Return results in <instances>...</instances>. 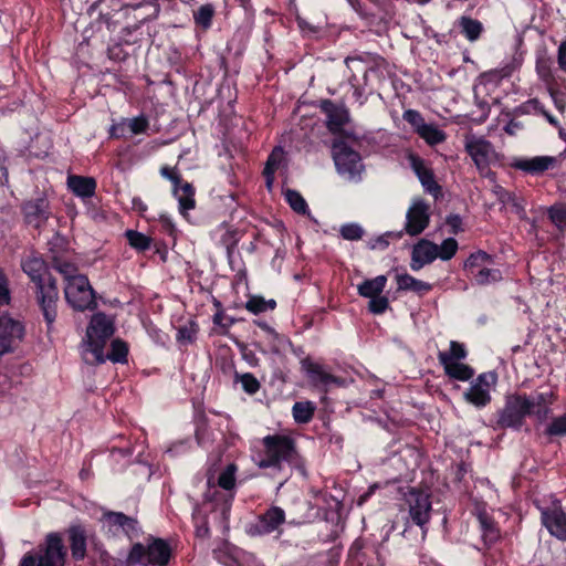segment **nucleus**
Masks as SVG:
<instances>
[{"mask_svg": "<svg viewBox=\"0 0 566 566\" xmlns=\"http://www.w3.org/2000/svg\"><path fill=\"white\" fill-rule=\"evenodd\" d=\"M175 551L169 539L148 535L145 543H134L127 554V566H170Z\"/></svg>", "mask_w": 566, "mask_h": 566, "instance_id": "obj_3", "label": "nucleus"}, {"mask_svg": "<svg viewBox=\"0 0 566 566\" xmlns=\"http://www.w3.org/2000/svg\"><path fill=\"white\" fill-rule=\"evenodd\" d=\"M333 158L339 175L348 179L359 177L363 165L360 154L349 147L346 143H335L333 145Z\"/></svg>", "mask_w": 566, "mask_h": 566, "instance_id": "obj_11", "label": "nucleus"}, {"mask_svg": "<svg viewBox=\"0 0 566 566\" xmlns=\"http://www.w3.org/2000/svg\"><path fill=\"white\" fill-rule=\"evenodd\" d=\"M339 233L344 240L358 241L363 239L365 230L360 224L350 222L343 224L339 229Z\"/></svg>", "mask_w": 566, "mask_h": 566, "instance_id": "obj_54", "label": "nucleus"}, {"mask_svg": "<svg viewBox=\"0 0 566 566\" xmlns=\"http://www.w3.org/2000/svg\"><path fill=\"white\" fill-rule=\"evenodd\" d=\"M457 25L460 33L470 42L478 41L484 31L482 22L469 15H461L457 20Z\"/></svg>", "mask_w": 566, "mask_h": 566, "instance_id": "obj_34", "label": "nucleus"}, {"mask_svg": "<svg viewBox=\"0 0 566 566\" xmlns=\"http://www.w3.org/2000/svg\"><path fill=\"white\" fill-rule=\"evenodd\" d=\"M401 238V233L386 232L375 239H370L368 247L371 250H385L389 247L390 240H398Z\"/></svg>", "mask_w": 566, "mask_h": 566, "instance_id": "obj_58", "label": "nucleus"}, {"mask_svg": "<svg viewBox=\"0 0 566 566\" xmlns=\"http://www.w3.org/2000/svg\"><path fill=\"white\" fill-rule=\"evenodd\" d=\"M301 368L305 377L315 387H346L347 379L333 373L331 366L313 360L310 356L301 359Z\"/></svg>", "mask_w": 566, "mask_h": 566, "instance_id": "obj_10", "label": "nucleus"}, {"mask_svg": "<svg viewBox=\"0 0 566 566\" xmlns=\"http://www.w3.org/2000/svg\"><path fill=\"white\" fill-rule=\"evenodd\" d=\"M494 193L501 203L512 205L517 211L523 210V207L518 203V198L515 192L506 190L502 186H495Z\"/></svg>", "mask_w": 566, "mask_h": 566, "instance_id": "obj_55", "label": "nucleus"}, {"mask_svg": "<svg viewBox=\"0 0 566 566\" xmlns=\"http://www.w3.org/2000/svg\"><path fill=\"white\" fill-rule=\"evenodd\" d=\"M67 187L74 196L86 199L95 195L97 182L93 177L70 175L67 177Z\"/></svg>", "mask_w": 566, "mask_h": 566, "instance_id": "obj_29", "label": "nucleus"}, {"mask_svg": "<svg viewBox=\"0 0 566 566\" xmlns=\"http://www.w3.org/2000/svg\"><path fill=\"white\" fill-rule=\"evenodd\" d=\"M397 291L413 292L418 295H424L432 290V284L418 280L409 273H400L396 275Z\"/></svg>", "mask_w": 566, "mask_h": 566, "instance_id": "obj_30", "label": "nucleus"}, {"mask_svg": "<svg viewBox=\"0 0 566 566\" xmlns=\"http://www.w3.org/2000/svg\"><path fill=\"white\" fill-rule=\"evenodd\" d=\"M198 326L190 322V326H181L177 332V340L180 343L192 344L197 338Z\"/></svg>", "mask_w": 566, "mask_h": 566, "instance_id": "obj_61", "label": "nucleus"}, {"mask_svg": "<svg viewBox=\"0 0 566 566\" xmlns=\"http://www.w3.org/2000/svg\"><path fill=\"white\" fill-rule=\"evenodd\" d=\"M389 307V301L386 296L381 294L378 296L370 297L368 310L370 313L379 315L387 311Z\"/></svg>", "mask_w": 566, "mask_h": 566, "instance_id": "obj_64", "label": "nucleus"}, {"mask_svg": "<svg viewBox=\"0 0 566 566\" xmlns=\"http://www.w3.org/2000/svg\"><path fill=\"white\" fill-rule=\"evenodd\" d=\"M473 280L478 285H486L502 280V272L499 269H489L488 265L474 273Z\"/></svg>", "mask_w": 566, "mask_h": 566, "instance_id": "obj_49", "label": "nucleus"}, {"mask_svg": "<svg viewBox=\"0 0 566 566\" xmlns=\"http://www.w3.org/2000/svg\"><path fill=\"white\" fill-rule=\"evenodd\" d=\"M315 106L326 115V127L334 135L342 133L344 126L349 122V112L344 104H336L332 99L324 98L317 101Z\"/></svg>", "mask_w": 566, "mask_h": 566, "instance_id": "obj_17", "label": "nucleus"}, {"mask_svg": "<svg viewBox=\"0 0 566 566\" xmlns=\"http://www.w3.org/2000/svg\"><path fill=\"white\" fill-rule=\"evenodd\" d=\"M316 410V405L310 400L306 401H296L292 407V415L294 421L298 424L308 423Z\"/></svg>", "mask_w": 566, "mask_h": 566, "instance_id": "obj_41", "label": "nucleus"}, {"mask_svg": "<svg viewBox=\"0 0 566 566\" xmlns=\"http://www.w3.org/2000/svg\"><path fill=\"white\" fill-rule=\"evenodd\" d=\"M65 300L69 305L78 312L94 310L97 306L95 291L90 284L86 275L73 276L64 289Z\"/></svg>", "mask_w": 566, "mask_h": 566, "instance_id": "obj_7", "label": "nucleus"}, {"mask_svg": "<svg viewBox=\"0 0 566 566\" xmlns=\"http://www.w3.org/2000/svg\"><path fill=\"white\" fill-rule=\"evenodd\" d=\"M285 200L290 207L297 213L304 214L308 211V206L302 195L293 189H287L285 192Z\"/></svg>", "mask_w": 566, "mask_h": 566, "instance_id": "obj_51", "label": "nucleus"}, {"mask_svg": "<svg viewBox=\"0 0 566 566\" xmlns=\"http://www.w3.org/2000/svg\"><path fill=\"white\" fill-rule=\"evenodd\" d=\"M430 222V206L423 199H417L406 214L405 231L416 237L421 234Z\"/></svg>", "mask_w": 566, "mask_h": 566, "instance_id": "obj_18", "label": "nucleus"}, {"mask_svg": "<svg viewBox=\"0 0 566 566\" xmlns=\"http://www.w3.org/2000/svg\"><path fill=\"white\" fill-rule=\"evenodd\" d=\"M458 241L454 238L444 239L441 245H438V258L443 261L451 260L458 251Z\"/></svg>", "mask_w": 566, "mask_h": 566, "instance_id": "obj_56", "label": "nucleus"}, {"mask_svg": "<svg viewBox=\"0 0 566 566\" xmlns=\"http://www.w3.org/2000/svg\"><path fill=\"white\" fill-rule=\"evenodd\" d=\"M208 512L216 514V515H218L219 518H221L220 512L212 511L211 505L206 506L205 501L201 504L197 503L193 506L192 523L195 526L196 537H199V538L210 537V528H209V522H208V515H207ZM220 521L223 522L222 520H220Z\"/></svg>", "mask_w": 566, "mask_h": 566, "instance_id": "obj_27", "label": "nucleus"}, {"mask_svg": "<svg viewBox=\"0 0 566 566\" xmlns=\"http://www.w3.org/2000/svg\"><path fill=\"white\" fill-rule=\"evenodd\" d=\"M125 237L128 244L138 252L147 251L151 247L153 239L137 230H126Z\"/></svg>", "mask_w": 566, "mask_h": 566, "instance_id": "obj_47", "label": "nucleus"}, {"mask_svg": "<svg viewBox=\"0 0 566 566\" xmlns=\"http://www.w3.org/2000/svg\"><path fill=\"white\" fill-rule=\"evenodd\" d=\"M129 346L122 338H115L111 342L109 349L105 355V361L111 360L114 364H126L128 360Z\"/></svg>", "mask_w": 566, "mask_h": 566, "instance_id": "obj_38", "label": "nucleus"}, {"mask_svg": "<svg viewBox=\"0 0 566 566\" xmlns=\"http://www.w3.org/2000/svg\"><path fill=\"white\" fill-rule=\"evenodd\" d=\"M556 158L553 156H535L532 158H517L511 164V167L522 170L532 176L542 175L556 165Z\"/></svg>", "mask_w": 566, "mask_h": 566, "instance_id": "obj_22", "label": "nucleus"}, {"mask_svg": "<svg viewBox=\"0 0 566 566\" xmlns=\"http://www.w3.org/2000/svg\"><path fill=\"white\" fill-rule=\"evenodd\" d=\"M284 160V148L282 146H275L268 156L265 166L262 171L268 188L272 187L275 179V172Z\"/></svg>", "mask_w": 566, "mask_h": 566, "instance_id": "obj_31", "label": "nucleus"}, {"mask_svg": "<svg viewBox=\"0 0 566 566\" xmlns=\"http://www.w3.org/2000/svg\"><path fill=\"white\" fill-rule=\"evenodd\" d=\"M533 395L526 392L509 394L503 409L499 411L497 424L506 429L521 430L525 423L526 417H531V407Z\"/></svg>", "mask_w": 566, "mask_h": 566, "instance_id": "obj_6", "label": "nucleus"}, {"mask_svg": "<svg viewBox=\"0 0 566 566\" xmlns=\"http://www.w3.org/2000/svg\"><path fill=\"white\" fill-rule=\"evenodd\" d=\"M102 521L106 523L108 532L117 535L120 530L129 539L138 537L142 534V527L136 517L128 516L123 512L105 511L102 514Z\"/></svg>", "mask_w": 566, "mask_h": 566, "instance_id": "obj_16", "label": "nucleus"}, {"mask_svg": "<svg viewBox=\"0 0 566 566\" xmlns=\"http://www.w3.org/2000/svg\"><path fill=\"white\" fill-rule=\"evenodd\" d=\"M192 406L195 410V438L200 448L208 449L211 446V432L207 426V418L203 410L202 398H192Z\"/></svg>", "mask_w": 566, "mask_h": 566, "instance_id": "obj_24", "label": "nucleus"}, {"mask_svg": "<svg viewBox=\"0 0 566 566\" xmlns=\"http://www.w3.org/2000/svg\"><path fill=\"white\" fill-rule=\"evenodd\" d=\"M523 108L526 113L541 114L546 117V119L553 124L557 125V119L549 112L545 109L544 104L538 98H531L526 103H524Z\"/></svg>", "mask_w": 566, "mask_h": 566, "instance_id": "obj_52", "label": "nucleus"}, {"mask_svg": "<svg viewBox=\"0 0 566 566\" xmlns=\"http://www.w3.org/2000/svg\"><path fill=\"white\" fill-rule=\"evenodd\" d=\"M21 268L34 285L35 302L43 315L48 332H50L57 317L56 279L49 272L46 262L38 255L24 259Z\"/></svg>", "mask_w": 566, "mask_h": 566, "instance_id": "obj_1", "label": "nucleus"}, {"mask_svg": "<svg viewBox=\"0 0 566 566\" xmlns=\"http://www.w3.org/2000/svg\"><path fill=\"white\" fill-rule=\"evenodd\" d=\"M419 137H421L429 146H436L443 143L447 138L446 133L438 128L434 124H426L421 126L419 133Z\"/></svg>", "mask_w": 566, "mask_h": 566, "instance_id": "obj_46", "label": "nucleus"}, {"mask_svg": "<svg viewBox=\"0 0 566 566\" xmlns=\"http://www.w3.org/2000/svg\"><path fill=\"white\" fill-rule=\"evenodd\" d=\"M467 356H468V350H467L465 346L462 343H459L457 340H451L449 350L448 352H439L438 359L442 366L446 364L461 363V360L465 359Z\"/></svg>", "mask_w": 566, "mask_h": 566, "instance_id": "obj_36", "label": "nucleus"}, {"mask_svg": "<svg viewBox=\"0 0 566 566\" xmlns=\"http://www.w3.org/2000/svg\"><path fill=\"white\" fill-rule=\"evenodd\" d=\"M544 436L549 439L566 437V413L552 417L545 427Z\"/></svg>", "mask_w": 566, "mask_h": 566, "instance_id": "obj_48", "label": "nucleus"}, {"mask_svg": "<svg viewBox=\"0 0 566 566\" xmlns=\"http://www.w3.org/2000/svg\"><path fill=\"white\" fill-rule=\"evenodd\" d=\"M438 258V244L427 239H421L413 244L411 250L410 269L413 272L420 271L423 266L432 263Z\"/></svg>", "mask_w": 566, "mask_h": 566, "instance_id": "obj_21", "label": "nucleus"}, {"mask_svg": "<svg viewBox=\"0 0 566 566\" xmlns=\"http://www.w3.org/2000/svg\"><path fill=\"white\" fill-rule=\"evenodd\" d=\"M25 224L41 230L51 217L50 201L45 196L25 200L21 206Z\"/></svg>", "mask_w": 566, "mask_h": 566, "instance_id": "obj_15", "label": "nucleus"}, {"mask_svg": "<svg viewBox=\"0 0 566 566\" xmlns=\"http://www.w3.org/2000/svg\"><path fill=\"white\" fill-rule=\"evenodd\" d=\"M71 554L74 560H83L87 554V531L82 524H72L66 530Z\"/></svg>", "mask_w": 566, "mask_h": 566, "instance_id": "obj_23", "label": "nucleus"}, {"mask_svg": "<svg viewBox=\"0 0 566 566\" xmlns=\"http://www.w3.org/2000/svg\"><path fill=\"white\" fill-rule=\"evenodd\" d=\"M386 284V275H378L374 279H367L357 286L358 294L366 298L378 296L384 292Z\"/></svg>", "mask_w": 566, "mask_h": 566, "instance_id": "obj_35", "label": "nucleus"}, {"mask_svg": "<svg viewBox=\"0 0 566 566\" xmlns=\"http://www.w3.org/2000/svg\"><path fill=\"white\" fill-rule=\"evenodd\" d=\"M263 457L258 462L260 469L282 470L287 464L300 475L307 478V460L300 452L296 440L290 434L273 433L262 439Z\"/></svg>", "mask_w": 566, "mask_h": 566, "instance_id": "obj_2", "label": "nucleus"}, {"mask_svg": "<svg viewBox=\"0 0 566 566\" xmlns=\"http://www.w3.org/2000/svg\"><path fill=\"white\" fill-rule=\"evenodd\" d=\"M237 472L238 465L231 462L220 472L217 484L208 479L205 505H211L212 511H219L222 521H228L235 497Z\"/></svg>", "mask_w": 566, "mask_h": 566, "instance_id": "obj_4", "label": "nucleus"}, {"mask_svg": "<svg viewBox=\"0 0 566 566\" xmlns=\"http://www.w3.org/2000/svg\"><path fill=\"white\" fill-rule=\"evenodd\" d=\"M285 521V511L277 505H270L264 512L258 514L254 521L245 525V532L251 537L265 536L273 533L281 535Z\"/></svg>", "mask_w": 566, "mask_h": 566, "instance_id": "obj_8", "label": "nucleus"}, {"mask_svg": "<svg viewBox=\"0 0 566 566\" xmlns=\"http://www.w3.org/2000/svg\"><path fill=\"white\" fill-rule=\"evenodd\" d=\"M546 216L559 232L566 231V203L557 202L547 208Z\"/></svg>", "mask_w": 566, "mask_h": 566, "instance_id": "obj_45", "label": "nucleus"}, {"mask_svg": "<svg viewBox=\"0 0 566 566\" xmlns=\"http://www.w3.org/2000/svg\"><path fill=\"white\" fill-rule=\"evenodd\" d=\"M214 15L216 8L212 3L201 4L192 13L196 27L200 28L202 31H208L212 27Z\"/></svg>", "mask_w": 566, "mask_h": 566, "instance_id": "obj_37", "label": "nucleus"}, {"mask_svg": "<svg viewBox=\"0 0 566 566\" xmlns=\"http://www.w3.org/2000/svg\"><path fill=\"white\" fill-rule=\"evenodd\" d=\"M196 189L192 184L184 180L181 178L180 184L178 185V195H174L179 203V212L182 216H186L189 210L195 209L196 207Z\"/></svg>", "mask_w": 566, "mask_h": 566, "instance_id": "obj_33", "label": "nucleus"}, {"mask_svg": "<svg viewBox=\"0 0 566 566\" xmlns=\"http://www.w3.org/2000/svg\"><path fill=\"white\" fill-rule=\"evenodd\" d=\"M113 334H114L113 323L103 313H99L93 317L91 325L86 333V335H91V337H94L97 339H103L104 342H107V339Z\"/></svg>", "mask_w": 566, "mask_h": 566, "instance_id": "obj_32", "label": "nucleus"}, {"mask_svg": "<svg viewBox=\"0 0 566 566\" xmlns=\"http://www.w3.org/2000/svg\"><path fill=\"white\" fill-rule=\"evenodd\" d=\"M106 342L86 335L82 345V358L88 365H99L105 363L104 347Z\"/></svg>", "mask_w": 566, "mask_h": 566, "instance_id": "obj_28", "label": "nucleus"}, {"mask_svg": "<svg viewBox=\"0 0 566 566\" xmlns=\"http://www.w3.org/2000/svg\"><path fill=\"white\" fill-rule=\"evenodd\" d=\"M49 251L52 253L51 256V265L53 269H55L57 272L63 274L65 279L69 281L71 280L76 271V268L73 263L65 261L61 259L59 255H56L55 248L63 249L66 247L65 239L60 235L59 233H55L52 238V240L49 241Z\"/></svg>", "mask_w": 566, "mask_h": 566, "instance_id": "obj_25", "label": "nucleus"}, {"mask_svg": "<svg viewBox=\"0 0 566 566\" xmlns=\"http://www.w3.org/2000/svg\"><path fill=\"white\" fill-rule=\"evenodd\" d=\"M403 120H406L415 130V133H419L421 126H424L427 123L422 114L416 109H407L402 114Z\"/></svg>", "mask_w": 566, "mask_h": 566, "instance_id": "obj_60", "label": "nucleus"}, {"mask_svg": "<svg viewBox=\"0 0 566 566\" xmlns=\"http://www.w3.org/2000/svg\"><path fill=\"white\" fill-rule=\"evenodd\" d=\"M214 305L219 310L217 311V313H214L212 322L216 326L219 327V331L217 333L220 335H226L229 328L235 323V319L224 314L222 305L219 301H216Z\"/></svg>", "mask_w": 566, "mask_h": 566, "instance_id": "obj_50", "label": "nucleus"}, {"mask_svg": "<svg viewBox=\"0 0 566 566\" xmlns=\"http://www.w3.org/2000/svg\"><path fill=\"white\" fill-rule=\"evenodd\" d=\"M493 263V258L485 251L471 253L464 262V270L473 277L481 268Z\"/></svg>", "mask_w": 566, "mask_h": 566, "instance_id": "obj_43", "label": "nucleus"}, {"mask_svg": "<svg viewBox=\"0 0 566 566\" xmlns=\"http://www.w3.org/2000/svg\"><path fill=\"white\" fill-rule=\"evenodd\" d=\"M553 60L546 49L536 52L535 70L541 80L551 82L554 78L552 71Z\"/></svg>", "mask_w": 566, "mask_h": 566, "instance_id": "obj_40", "label": "nucleus"}, {"mask_svg": "<svg viewBox=\"0 0 566 566\" xmlns=\"http://www.w3.org/2000/svg\"><path fill=\"white\" fill-rule=\"evenodd\" d=\"M158 222L160 226V232L170 237L175 242L178 230L172 219L168 214L161 213L158 218Z\"/></svg>", "mask_w": 566, "mask_h": 566, "instance_id": "obj_62", "label": "nucleus"}, {"mask_svg": "<svg viewBox=\"0 0 566 566\" xmlns=\"http://www.w3.org/2000/svg\"><path fill=\"white\" fill-rule=\"evenodd\" d=\"M367 551L375 553L374 547H367L364 538H356L348 549V559L353 566H364Z\"/></svg>", "mask_w": 566, "mask_h": 566, "instance_id": "obj_42", "label": "nucleus"}, {"mask_svg": "<svg viewBox=\"0 0 566 566\" xmlns=\"http://www.w3.org/2000/svg\"><path fill=\"white\" fill-rule=\"evenodd\" d=\"M556 397L554 391H541L532 397L531 417H535L537 423H544L552 418V408Z\"/></svg>", "mask_w": 566, "mask_h": 566, "instance_id": "obj_26", "label": "nucleus"}, {"mask_svg": "<svg viewBox=\"0 0 566 566\" xmlns=\"http://www.w3.org/2000/svg\"><path fill=\"white\" fill-rule=\"evenodd\" d=\"M541 524L547 530L551 536L560 542H566V512L559 501L553 502L552 506H539Z\"/></svg>", "mask_w": 566, "mask_h": 566, "instance_id": "obj_14", "label": "nucleus"}, {"mask_svg": "<svg viewBox=\"0 0 566 566\" xmlns=\"http://www.w3.org/2000/svg\"><path fill=\"white\" fill-rule=\"evenodd\" d=\"M408 159L424 191L438 199L442 193V188L437 182L433 170L427 167L423 158L417 154H409Z\"/></svg>", "mask_w": 566, "mask_h": 566, "instance_id": "obj_20", "label": "nucleus"}, {"mask_svg": "<svg viewBox=\"0 0 566 566\" xmlns=\"http://www.w3.org/2000/svg\"><path fill=\"white\" fill-rule=\"evenodd\" d=\"M446 375L453 380L468 381L475 375L474 369L463 363L446 364L442 365Z\"/></svg>", "mask_w": 566, "mask_h": 566, "instance_id": "obj_39", "label": "nucleus"}, {"mask_svg": "<svg viewBox=\"0 0 566 566\" xmlns=\"http://www.w3.org/2000/svg\"><path fill=\"white\" fill-rule=\"evenodd\" d=\"M128 129L134 135L144 134L149 127V120L146 116L139 115L132 119H127Z\"/></svg>", "mask_w": 566, "mask_h": 566, "instance_id": "obj_63", "label": "nucleus"}, {"mask_svg": "<svg viewBox=\"0 0 566 566\" xmlns=\"http://www.w3.org/2000/svg\"><path fill=\"white\" fill-rule=\"evenodd\" d=\"M463 398L478 408L484 407L491 401L490 391H463Z\"/></svg>", "mask_w": 566, "mask_h": 566, "instance_id": "obj_57", "label": "nucleus"}, {"mask_svg": "<svg viewBox=\"0 0 566 566\" xmlns=\"http://www.w3.org/2000/svg\"><path fill=\"white\" fill-rule=\"evenodd\" d=\"M474 515L479 523V531L485 548L492 547L501 537L500 527L494 517L488 512L484 503H480L474 509Z\"/></svg>", "mask_w": 566, "mask_h": 566, "instance_id": "obj_19", "label": "nucleus"}, {"mask_svg": "<svg viewBox=\"0 0 566 566\" xmlns=\"http://www.w3.org/2000/svg\"><path fill=\"white\" fill-rule=\"evenodd\" d=\"M497 382V374L495 370H490L480 374L476 379L471 384L468 389H490Z\"/></svg>", "mask_w": 566, "mask_h": 566, "instance_id": "obj_53", "label": "nucleus"}, {"mask_svg": "<svg viewBox=\"0 0 566 566\" xmlns=\"http://www.w3.org/2000/svg\"><path fill=\"white\" fill-rule=\"evenodd\" d=\"M67 549L60 533L51 532L45 536L43 545L39 546V555L25 553L19 566H64Z\"/></svg>", "mask_w": 566, "mask_h": 566, "instance_id": "obj_5", "label": "nucleus"}, {"mask_svg": "<svg viewBox=\"0 0 566 566\" xmlns=\"http://www.w3.org/2000/svg\"><path fill=\"white\" fill-rule=\"evenodd\" d=\"M405 501L411 522L426 534L432 512L431 494L417 488H409Z\"/></svg>", "mask_w": 566, "mask_h": 566, "instance_id": "obj_9", "label": "nucleus"}, {"mask_svg": "<svg viewBox=\"0 0 566 566\" xmlns=\"http://www.w3.org/2000/svg\"><path fill=\"white\" fill-rule=\"evenodd\" d=\"M245 310L250 313L258 315L266 311L276 308V301L273 298L265 300L261 295H250L244 305Z\"/></svg>", "mask_w": 566, "mask_h": 566, "instance_id": "obj_44", "label": "nucleus"}, {"mask_svg": "<svg viewBox=\"0 0 566 566\" xmlns=\"http://www.w3.org/2000/svg\"><path fill=\"white\" fill-rule=\"evenodd\" d=\"M25 335L24 324L8 312L0 313V358L14 352Z\"/></svg>", "mask_w": 566, "mask_h": 566, "instance_id": "obj_12", "label": "nucleus"}, {"mask_svg": "<svg viewBox=\"0 0 566 566\" xmlns=\"http://www.w3.org/2000/svg\"><path fill=\"white\" fill-rule=\"evenodd\" d=\"M465 151L472 158L482 176H488L490 165L496 157L492 143L483 137H471L465 140Z\"/></svg>", "mask_w": 566, "mask_h": 566, "instance_id": "obj_13", "label": "nucleus"}, {"mask_svg": "<svg viewBox=\"0 0 566 566\" xmlns=\"http://www.w3.org/2000/svg\"><path fill=\"white\" fill-rule=\"evenodd\" d=\"M11 301L12 295L9 279L3 269L0 268V308L10 305Z\"/></svg>", "mask_w": 566, "mask_h": 566, "instance_id": "obj_59", "label": "nucleus"}]
</instances>
